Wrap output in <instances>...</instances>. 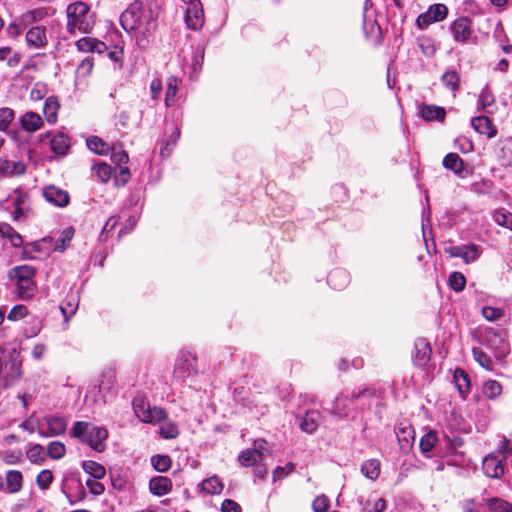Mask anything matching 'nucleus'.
Masks as SVG:
<instances>
[{
	"label": "nucleus",
	"mask_w": 512,
	"mask_h": 512,
	"mask_svg": "<svg viewBox=\"0 0 512 512\" xmlns=\"http://www.w3.org/2000/svg\"><path fill=\"white\" fill-rule=\"evenodd\" d=\"M329 507V500L325 495H321L315 498L312 503L314 512H326Z\"/></svg>",
	"instance_id": "774afa93"
},
{
	"label": "nucleus",
	"mask_w": 512,
	"mask_h": 512,
	"mask_svg": "<svg viewBox=\"0 0 512 512\" xmlns=\"http://www.w3.org/2000/svg\"><path fill=\"white\" fill-rule=\"evenodd\" d=\"M471 126L476 132L487 135L488 138H493L497 135V129L493 126L491 120L485 115L473 117L471 119Z\"/></svg>",
	"instance_id": "f3484780"
},
{
	"label": "nucleus",
	"mask_w": 512,
	"mask_h": 512,
	"mask_svg": "<svg viewBox=\"0 0 512 512\" xmlns=\"http://www.w3.org/2000/svg\"><path fill=\"white\" fill-rule=\"evenodd\" d=\"M449 286L455 292H461L466 286V278L461 272H452L449 276Z\"/></svg>",
	"instance_id": "49530a36"
},
{
	"label": "nucleus",
	"mask_w": 512,
	"mask_h": 512,
	"mask_svg": "<svg viewBox=\"0 0 512 512\" xmlns=\"http://www.w3.org/2000/svg\"><path fill=\"white\" fill-rule=\"evenodd\" d=\"M205 56V48L204 46L198 45L195 47L193 58H192V68L195 72L200 71L202 69V65L204 62Z\"/></svg>",
	"instance_id": "4d7b16f0"
},
{
	"label": "nucleus",
	"mask_w": 512,
	"mask_h": 512,
	"mask_svg": "<svg viewBox=\"0 0 512 512\" xmlns=\"http://www.w3.org/2000/svg\"><path fill=\"white\" fill-rule=\"evenodd\" d=\"M45 30L41 27H32L26 33V41L29 46L41 47L45 44Z\"/></svg>",
	"instance_id": "f704fd0d"
},
{
	"label": "nucleus",
	"mask_w": 512,
	"mask_h": 512,
	"mask_svg": "<svg viewBox=\"0 0 512 512\" xmlns=\"http://www.w3.org/2000/svg\"><path fill=\"white\" fill-rule=\"evenodd\" d=\"M36 269L30 265H19L8 271L9 279L17 288V295L22 300L31 299L37 291L34 277Z\"/></svg>",
	"instance_id": "f03ea898"
},
{
	"label": "nucleus",
	"mask_w": 512,
	"mask_h": 512,
	"mask_svg": "<svg viewBox=\"0 0 512 512\" xmlns=\"http://www.w3.org/2000/svg\"><path fill=\"white\" fill-rule=\"evenodd\" d=\"M453 381L459 394L465 399L471 388V380L468 373L461 368H457L453 374Z\"/></svg>",
	"instance_id": "4be33fe9"
},
{
	"label": "nucleus",
	"mask_w": 512,
	"mask_h": 512,
	"mask_svg": "<svg viewBox=\"0 0 512 512\" xmlns=\"http://www.w3.org/2000/svg\"><path fill=\"white\" fill-rule=\"evenodd\" d=\"M89 12V6L84 2L79 1L69 4L66 8V29L70 33H74L76 30L81 33H88L94 24Z\"/></svg>",
	"instance_id": "7ed1b4c3"
},
{
	"label": "nucleus",
	"mask_w": 512,
	"mask_h": 512,
	"mask_svg": "<svg viewBox=\"0 0 512 512\" xmlns=\"http://www.w3.org/2000/svg\"><path fill=\"white\" fill-rule=\"evenodd\" d=\"M149 406V403H146L143 400L138 401L135 399L133 401L134 412L142 422H147Z\"/></svg>",
	"instance_id": "5fc2aeb1"
},
{
	"label": "nucleus",
	"mask_w": 512,
	"mask_h": 512,
	"mask_svg": "<svg viewBox=\"0 0 512 512\" xmlns=\"http://www.w3.org/2000/svg\"><path fill=\"white\" fill-rule=\"evenodd\" d=\"M198 373L197 358L189 351H181L175 362L174 378L185 381Z\"/></svg>",
	"instance_id": "39448f33"
},
{
	"label": "nucleus",
	"mask_w": 512,
	"mask_h": 512,
	"mask_svg": "<svg viewBox=\"0 0 512 512\" xmlns=\"http://www.w3.org/2000/svg\"><path fill=\"white\" fill-rule=\"evenodd\" d=\"M427 12L432 16V20H436V22H440L444 20L448 15V8L443 3H436L429 6Z\"/></svg>",
	"instance_id": "a18cd8bd"
},
{
	"label": "nucleus",
	"mask_w": 512,
	"mask_h": 512,
	"mask_svg": "<svg viewBox=\"0 0 512 512\" xmlns=\"http://www.w3.org/2000/svg\"><path fill=\"white\" fill-rule=\"evenodd\" d=\"M495 105V97L491 90L489 89V85L487 84L481 91L477 101L478 110H482L485 113H492L493 107Z\"/></svg>",
	"instance_id": "bb28decb"
},
{
	"label": "nucleus",
	"mask_w": 512,
	"mask_h": 512,
	"mask_svg": "<svg viewBox=\"0 0 512 512\" xmlns=\"http://www.w3.org/2000/svg\"><path fill=\"white\" fill-rule=\"evenodd\" d=\"M487 506L491 512H512V504L498 497L489 498Z\"/></svg>",
	"instance_id": "ea45409f"
},
{
	"label": "nucleus",
	"mask_w": 512,
	"mask_h": 512,
	"mask_svg": "<svg viewBox=\"0 0 512 512\" xmlns=\"http://www.w3.org/2000/svg\"><path fill=\"white\" fill-rule=\"evenodd\" d=\"M419 113L421 117L427 122H442L444 121L446 116V110L444 109V107L429 104H421Z\"/></svg>",
	"instance_id": "a211bd4d"
},
{
	"label": "nucleus",
	"mask_w": 512,
	"mask_h": 512,
	"mask_svg": "<svg viewBox=\"0 0 512 512\" xmlns=\"http://www.w3.org/2000/svg\"><path fill=\"white\" fill-rule=\"evenodd\" d=\"M6 486L10 493H17L23 486V475L18 470H9L6 474Z\"/></svg>",
	"instance_id": "72a5a7b5"
},
{
	"label": "nucleus",
	"mask_w": 512,
	"mask_h": 512,
	"mask_svg": "<svg viewBox=\"0 0 512 512\" xmlns=\"http://www.w3.org/2000/svg\"><path fill=\"white\" fill-rule=\"evenodd\" d=\"M156 27L157 21L153 17L152 11H149L142 21V27L136 30L138 31L136 34V43L138 47L145 49L149 46Z\"/></svg>",
	"instance_id": "1a4fd4ad"
},
{
	"label": "nucleus",
	"mask_w": 512,
	"mask_h": 512,
	"mask_svg": "<svg viewBox=\"0 0 512 512\" xmlns=\"http://www.w3.org/2000/svg\"><path fill=\"white\" fill-rule=\"evenodd\" d=\"M108 430L105 427L95 426L86 421L75 422L70 429V436L79 442L88 445L96 452L105 450L104 441L108 438Z\"/></svg>",
	"instance_id": "f257e3e1"
},
{
	"label": "nucleus",
	"mask_w": 512,
	"mask_h": 512,
	"mask_svg": "<svg viewBox=\"0 0 512 512\" xmlns=\"http://www.w3.org/2000/svg\"><path fill=\"white\" fill-rule=\"evenodd\" d=\"M145 16L147 13L143 12V3L136 0L120 15L121 27L128 33L134 32L142 27Z\"/></svg>",
	"instance_id": "20e7f679"
},
{
	"label": "nucleus",
	"mask_w": 512,
	"mask_h": 512,
	"mask_svg": "<svg viewBox=\"0 0 512 512\" xmlns=\"http://www.w3.org/2000/svg\"><path fill=\"white\" fill-rule=\"evenodd\" d=\"M46 139L48 140L51 152L54 154L53 158L57 159L64 156V132L59 131L52 134L47 131L41 135V141L43 143ZM50 159H52V156H50Z\"/></svg>",
	"instance_id": "dca6fc26"
},
{
	"label": "nucleus",
	"mask_w": 512,
	"mask_h": 512,
	"mask_svg": "<svg viewBox=\"0 0 512 512\" xmlns=\"http://www.w3.org/2000/svg\"><path fill=\"white\" fill-rule=\"evenodd\" d=\"M179 79L175 76H170L166 83L165 105L171 107L175 104V97L178 91Z\"/></svg>",
	"instance_id": "e433bc0d"
},
{
	"label": "nucleus",
	"mask_w": 512,
	"mask_h": 512,
	"mask_svg": "<svg viewBox=\"0 0 512 512\" xmlns=\"http://www.w3.org/2000/svg\"><path fill=\"white\" fill-rule=\"evenodd\" d=\"M25 172V165L22 162H10L0 159V179L6 176L20 175Z\"/></svg>",
	"instance_id": "cd10ccee"
},
{
	"label": "nucleus",
	"mask_w": 512,
	"mask_h": 512,
	"mask_svg": "<svg viewBox=\"0 0 512 512\" xmlns=\"http://www.w3.org/2000/svg\"><path fill=\"white\" fill-rule=\"evenodd\" d=\"M27 458L34 463H41L45 460V450L40 444H30L26 452Z\"/></svg>",
	"instance_id": "37998d69"
},
{
	"label": "nucleus",
	"mask_w": 512,
	"mask_h": 512,
	"mask_svg": "<svg viewBox=\"0 0 512 512\" xmlns=\"http://www.w3.org/2000/svg\"><path fill=\"white\" fill-rule=\"evenodd\" d=\"M93 172L101 182L106 183L111 178L112 167L107 163L100 162L93 166Z\"/></svg>",
	"instance_id": "c03bdc74"
},
{
	"label": "nucleus",
	"mask_w": 512,
	"mask_h": 512,
	"mask_svg": "<svg viewBox=\"0 0 512 512\" xmlns=\"http://www.w3.org/2000/svg\"><path fill=\"white\" fill-rule=\"evenodd\" d=\"M38 433L43 437H53L64 432V419L61 417H47L37 426Z\"/></svg>",
	"instance_id": "9d476101"
},
{
	"label": "nucleus",
	"mask_w": 512,
	"mask_h": 512,
	"mask_svg": "<svg viewBox=\"0 0 512 512\" xmlns=\"http://www.w3.org/2000/svg\"><path fill=\"white\" fill-rule=\"evenodd\" d=\"M499 153L502 165L512 167V137L500 139L498 141Z\"/></svg>",
	"instance_id": "c85d7f7f"
},
{
	"label": "nucleus",
	"mask_w": 512,
	"mask_h": 512,
	"mask_svg": "<svg viewBox=\"0 0 512 512\" xmlns=\"http://www.w3.org/2000/svg\"><path fill=\"white\" fill-rule=\"evenodd\" d=\"M46 243H54L53 244V250L54 251H60V252H63L64 251V231L61 232L60 236L54 241V238L52 236H47V237H44L41 242H33V243H30V246H32V248L35 250V251H42V248H41V244H46ZM29 246V244L25 245L24 247V250H23V256L24 258H26V254H27V247Z\"/></svg>",
	"instance_id": "b1692460"
},
{
	"label": "nucleus",
	"mask_w": 512,
	"mask_h": 512,
	"mask_svg": "<svg viewBox=\"0 0 512 512\" xmlns=\"http://www.w3.org/2000/svg\"><path fill=\"white\" fill-rule=\"evenodd\" d=\"M320 413L316 410H309L304 416L298 417L299 428L306 433H313L319 425Z\"/></svg>",
	"instance_id": "6ab92c4d"
},
{
	"label": "nucleus",
	"mask_w": 512,
	"mask_h": 512,
	"mask_svg": "<svg viewBox=\"0 0 512 512\" xmlns=\"http://www.w3.org/2000/svg\"><path fill=\"white\" fill-rule=\"evenodd\" d=\"M111 160L117 166L126 164L129 160L128 153L122 149L121 146H112L111 149Z\"/></svg>",
	"instance_id": "8fccbe9b"
},
{
	"label": "nucleus",
	"mask_w": 512,
	"mask_h": 512,
	"mask_svg": "<svg viewBox=\"0 0 512 512\" xmlns=\"http://www.w3.org/2000/svg\"><path fill=\"white\" fill-rule=\"evenodd\" d=\"M437 442L438 436L436 431L430 430L429 432L424 434L421 437L419 444L421 453L427 458H430L431 455L429 453L433 450Z\"/></svg>",
	"instance_id": "2f4dec72"
},
{
	"label": "nucleus",
	"mask_w": 512,
	"mask_h": 512,
	"mask_svg": "<svg viewBox=\"0 0 512 512\" xmlns=\"http://www.w3.org/2000/svg\"><path fill=\"white\" fill-rule=\"evenodd\" d=\"M160 435L164 439H173L179 435L178 426L175 423H165L160 427Z\"/></svg>",
	"instance_id": "bf43d9fd"
},
{
	"label": "nucleus",
	"mask_w": 512,
	"mask_h": 512,
	"mask_svg": "<svg viewBox=\"0 0 512 512\" xmlns=\"http://www.w3.org/2000/svg\"><path fill=\"white\" fill-rule=\"evenodd\" d=\"M443 166L462 178L470 175L472 172V169L464 163L457 153H448L443 159Z\"/></svg>",
	"instance_id": "f8f14e48"
},
{
	"label": "nucleus",
	"mask_w": 512,
	"mask_h": 512,
	"mask_svg": "<svg viewBox=\"0 0 512 512\" xmlns=\"http://www.w3.org/2000/svg\"><path fill=\"white\" fill-rule=\"evenodd\" d=\"M375 396V389L373 388H363L358 391H352L351 394L344 395L337 397L335 401L333 402L332 407V414L337 415L340 418H345L348 416V410L344 407H341L340 401L342 399H345L346 401H350L351 403H354L358 399L361 398H372Z\"/></svg>",
	"instance_id": "423d86ee"
},
{
	"label": "nucleus",
	"mask_w": 512,
	"mask_h": 512,
	"mask_svg": "<svg viewBox=\"0 0 512 512\" xmlns=\"http://www.w3.org/2000/svg\"><path fill=\"white\" fill-rule=\"evenodd\" d=\"M21 127L27 132H35L43 124L42 118L39 114L28 111L23 114L19 119Z\"/></svg>",
	"instance_id": "a878e982"
},
{
	"label": "nucleus",
	"mask_w": 512,
	"mask_h": 512,
	"mask_svg": "<svg viewBox=\"0 0 512 512\" xmlns=\"http://www.w3.org/2000/svg\"><path fill=\"white\" fill-rule=\"evenodd\" d=\"M482 315L488 321H496L504 316V310L501 308L485 306L482 308Z\"/></svg>",
	"instance_id": "6e6d98bb"
},
{
	"label": "nucleus",
	"mask_w": 512,
	"mask_h": 512,
	"mask_svg": "<svg viewBox=\"0 0 512 512\" xmlns=\"http://www.w3.org/2000/svg\"><path fill=\"white\" fill-rule=\"evenodd\" d=\"M455 147L462 153H469L473 151V142L465 136H459L454 141Z\"/></svg>",
	"instance_id": "0e129e2a"
},
{
	"label": "nucleus",
	"mask_w": 512,
	"mask_h": 512,
	"mask_svg": "<svg viewBox=\"0 0 512 512\" xmlns=\"http://www.w3.org/2000/svg\"><path fill=\"white\" fill-rule=\"evenodd\" d=\"M199 486L202 492L211 495L220 494L224 488L221 479L217 475H213L207 479H204Z\"/></svg>",
	"instance_id": "c756f323"
},
{
	"label": "nucleus",
	"mask_w": 512,
	"mask_h": 512,
	"mask_svg": "<svg viewBox=\"0 0 512 512\" xmlns=\"http://www.w3.org/2000/svg\"><path fill=\"white\" fill-rule=\"evenodd\" d=\"M361 472L371 480H376L380 474V462L377 459H369L361 465Z\"/></svg>",
	"instance_id": "4c0bfd02"
},
{
	"label": "nucleus",
	"mask_w": 512,
	"mask_h": 512,
	"mask_svg": "<svg viewBox=\"0 0 512 512\" xmlns=\"http://www.w3.org/2000/svg\"><path fill=\"white\" fill-rule=\"evenodd\" d=\"M15 113L11 108H0V131L7 130L10 123L13 121Z\"/></svg>",
	"instance_id": "603ef678"
},
{
	"label": "nucleus",
	"mask_w": 512,
	"mask_h": 512,
	"mask_svg": "<svg viewBox=\"0 0 512 512\" xmlns=\"http://www.w3.org/2000/svg\"><path fill=\"white\" fill-rule=\"evenodd\" d=\"M482 469L487 477L500 479L504 474V464L493 453L487 455L482 461Z\"/></svg>",
	"instance_id": "2eb2a0df"
},
{
	"label": "nucleus",
	"mask_w": 512,
	"mask_h": 512,
	"mask_svg": "<svg viewBox=\"0 0 512 512\" xmlns=\"http://www.w3.org/2000/svg\"><path fill=\"white\" fill-rule=\"evenodd\" d=\"M493 219L498 225L512 230V214L511 213L506 212L505 210H497L493 214Z\"/></svg>",
	"instance_id": "3c124183"
},
{
	"label": "nucleus",
	"mask_w": 512,
	"mask_h": 512,
	"mask_svg": "<svg viewBox=\"0 0 512 512\" xmlns=\"http://www.w3.org/2000/svg\"><path fill=\"white\" fill-rule=\"evenodd\" d=\"M502 392L501 384L496 380H489L483 386V393L489 399H494Z\"/></svg>",
	"instance_id": "de8ad7c7"
},
{
	"label": "nucleus",
	"mask_w": 512,
	"mask_h": 512,
	"mask_svg": "<svg viewBox=\"0 0 512 512\" xmlns=\"http://www.w3.org/2000/svg\"><path fill=\"white\" fill-rule=\"evenodd\" d=\"M43 195L49 203L58 207H64V191L61 189L49 185L44 188Z\"/></svg>",
	"instance_id": "473e14b6"
},
{
	"label": "nucleus",
	"mask_w": 512,
	"mask_h": 512,
	"mask_svg": "<svg viewBox=\"0 0 512 512\" xmlns=\"http://www.w3.org/2000/svg\"><path fill=\"white\" fill-rule=\"evenodd\" d=\"M432 355V348L430 343L424 339L419 338L415 341L414 353L412 360L415 366L424 367L430 361Z\"/></svg>",
	"instance_id": "ddd939ff"
},
{
	"label": "nucleus",
	"mask_w": 512,
	"mask_h": 512,
	"mask_svg": "<svg viewBox=\"0 0 512 512\" xmlns=\"http://www.w3.org/2000/svg\"><path fill=\"white\" fill-rule=\"evenodd\" d=\"M445 253L450 257L461 258L464 263L470 264L475 262L481 255L482 249L480 246L470 243L467 245L451 246L445 248Z\"/></svg>",
	"instance_id": "0eeeda50"
},
{
	"label": "nucleus",
	"mask_w": 512,
	"mask_h": 512,
	"mask_svg": "<svg viewBox=\"0 0 512 512\" xmlns=\"http://www.w3.org/2000/svg\"><path fill=\"white\" fill-rule=\"evenodd\" d=\"M47 455L53 459H58L64 456V444L60 441L51 442L47 448Z\"/></svg>",
	"instance_id": "e2e57ef3"
},
{
	"label": "nucleus",
	"mask_w": 512,
	"mask_h": 512,
	"mask_svg": "<svg viewBox=\"0 0 512 512\" xmlns=\"http://www.w3.org/2000/svg\"><path fill=\"white\" fill-rule=\"evenodd\" d=\"M53 480V475L49 470H42L36 478L37 485L41 489H47Z\"/></svg>",
	"instance_id": "338daca9"
},
{
	"label": "nucleus",
	"mask_w": 512,
	"mask_h": 512,
	"mask_svg": "<svg viewBox=\"0 0 512 512\" xmlns=\"http://www.w3.org/2000/svg\"><path fill=\"white\" fill-rule=\"evenodd\" d=\"M87 147L98 155H107L111 146L98 136H91L86 141Z\"/></svg>",
	"instance_id": "c9c22d12"
},
{
	"label": "nucleus",
	"mask_w": 512,
	"mask_h": 512,
	"mask_svg": "<svg viewBox=\"0 0 512 512\" xmlns=\"http://www.w3.org/2000/svg\"><path fill=\"white\" fill-rule=\"evenodd\" d=\"M449 29L455 42L466 44L472 35V21L465 16L459 17L451 23Z\"/></svg>",
	"instance_id": "6e6552de"
},
{
	"label": "nucleus",
	"mask_w": 512,
	"mask_h": 512,
	"mask_svg": "<svg viewBox=\"0 0 512 512\" xmlns=\"http://www.w3.org/2000/svg\"><path fill=\"white\" fill-rule=\"evenodd\" d=\"M266 441L264 439H260L255 441L256 447L254 449H245L240 452L238 456V461L242 466L249 467L255 465L257 462L262 460V449Z\"/></svg>",
	"instance_id": "4468645a"
},
{
	"label": "nucleus",
	"mask_w": 512,
	"mask_h": 512,
	"mask_svg": "<svg viewBox=\"0 0 512 512\" xmlns=\"http://www.w3.org/2000/svg\"><path fill=\"white\" fill-rule=\"evenodd\" d=\"M486 344L490 347L498 346L503 343L501 334L494 328H488L484 335Z\"/></svg>",
	"instance_id": "864d4df0"
},
{
	"label": "nucleus",
	"mask_w": 512,
	"mask_h": 512,
	"mask_svg": "<svg viewBox=\"0 0 512 512\" xmlns=\"http://www.w3.org/2000/svg\"><path fill=\"white\" fill-rule=\"evenodd\" d=\"M166 418L164 409L156 406H149L148 417L146 423L160 422Z\"/></svg>",
	"instance_id": "680f3d73"
},
{
	"label": "nucleus",
	"mask_w": 512,
	"mask_h": 512,
	"mask_svg": "<svg viewBox=\"0 0 512 512\" xmlns=\"http://www.w3.org/2000/svg\"><path fill=\"white\" fill-rule=\"evenodd\" d=\"M295 470V464L288 462L285 466H277L273 470V481L283 479Z\"/></svg>",
	"instance_id": "13d9d810"
},
{
	"label": "nucleus",
	"mask_w": 512,
	"mask_h": 512,
	"mask_svg": "<svg viewBox=\"0 0 512 512\" xmlns=\"http://www.w3.org/2000/svg\"><path fill=\"white\" fill-rule=\"evenodd\" d=\"M185 23L189 29L199 30L204 24V12L201 2L189 4L185 14Z\"/></svg>",
	"instance_id": "9b49d317"
},
{
	"label": "nucleus",
	"mask_w": 512,
	"mask_h": 512,
	"mask_svg": "<svg viewBox=\"0 0 512 512\" xmlns=\"http://www.w3.org/2000/svg\"><path fill=\"white\" fill-rule=\"evenodd\" d=\"M396 435L400 450L402 453L407 454L412 449L415 440L414 429L411 426L398 428Z\"/></svg>",
	"instance_id": "412c9836"
},
{
	"label": "nucleus",
	"mask_w": 512,
	"mask_h": 512,
	"mask_svg": "<svg viewBox=\"0 0 512 512\" xmlns=\"http://www.w3.org/2000/svg\"><path fill=\"white\" fill-rule=\"evenodd\" d=\"M0 235L8 239L15 248L20 247L23 243L22 236L8 223H0Z\"/></svg>",
	"instance_id": "7c9ffc66"
},
{
	"label": "nucleus",
	"mask_w": 512,
	"mask_h": 512,
	"mask_svg": "<svg viewBox=\"0 0 512 512\" xmlns=\"http://www.w3.org/2000/svg\"><path fill=\"white\" fill-rule=\"evenodd\" d=\"M350 281V275L349 273L342 269V268H336L333 269L327 277L328 284L335 290H342L344 289Z\"/></svg>",
	"instance_id": "aec40b11"
},
{
	"label": "nucleus",
	"mask_w": 512,
	"mask_h": 512,
	"mask_svg": "<svg viewBox=\"0 0 512 512\" xmlns=\"http://www.w3.org/2000/svg\"><path fill=\"white\" fill-rule=\"evenodd\" d=\"M472 354L475 359V361L483 368H485L488 371L493 370V361L492 359L480 348L474 347L472 349Z\"/></svg>",
	"instance_id": "79ce46f5"
},
{
	"label": "nucleus",
	"mask_w": 512,
	"mask_h": 512,
	"mask_svg": "<svg viewBox=\"0 0 512 512\" xmlns=\"http://www.w3.org/2000/svg\"><path fill=\"white\" fill-rule=\"evenodd\" d=\"M153 468L158 472H166L170 469L172 460L168 455H154L151 458Z\"/></svg>",
	"instance_id": "a19ab883"
},
{
	"label": "nucleus",
	"mask_w": 512,
	"mask_h": 512,
	"mask_svg": "<svg viewBox=\"0 0 512 512\" xmlns=\"http://www.w3.org/2000/svg\"><path fill=\"white\" fill-rule=\"evenodd\" d=\"M172 489V481L168 477L156 476L149 481V490L156 496H163Z\"/></svg>",
	"instance_id": "5701e85b"
},
{
	"label": "nucleus",
	"mask_w": 512,
	"mask_h": 512,
	"mask_svg": "<svg viewBox=\"0 0 512 512\" xmlns=\"http://www.w3.org/2000/svg\"><path fill=\"white\" fill-rule=\"evenodd\" d=\"M59 109V104L55 101H52L49 98L44 105L43 111L46 117L47 122L53 124L57 120V110Z\"/></svg>",
	"instance_id": "09e8293b"
},
{
	"label": "nucleus",
	"mask_w": 512,
	"mask_h": 512,
	"mask_svg": "<svg viewBox=\"0 0 512 512\" xmlns=\"http://www.w3.org/2000/svg\"><path fill=\"white\" fill-rule=\"evenodd\" d=\"M444 87L452 93H456L460 89V75L455 68H448L440 78Z\"/></svg>",
	"instance_id": "393cba45"
},
{
	"label": "nucleus",
	"mask_w": 512,
	"mask_h": 512,
	"mask_svg": "<svg viewBox=\"0 0 512 512\" xmlns=\"http://www.w3.org/2000/svg\"><path fill=\"white\" fill-rule=\"evenodd\" d=\"M27 312H28V310L25 305H22V304L15 305L8 313L7 319L10 321L20 320L27 315Z\"/></svg>",
	"instance_id": "69168bd1"
},
{
	"label": "nucleus",
	"mask_w": 512,
	"mask_h": 512,
	"mask_svg": "<svg viewBox=\"0 0 512 512\" xmlns=\"http://www.w3.org/2000/svg\"><path fill=\"white\" fill-rule=\"evenodd\" d=\"M82 467L94 479H102L106 473L104 466L95 461H84Z\"/></svg>",
	"instance_id": "58836bf2"
},
{
	"label": "nucleus",
	"mask_w": 512,
	"mask_h": 512,
	"mask_svg": "<svg viewBox=\"0 0 512 512\" xmlns=\"http://www.w3.org/2000/svg\"><path fill=\"white\" fill-rule=\"evenodd\" d=\"M106 54H107V57L112 62L117 64L118 69L122 68V66H123V56H124L123 47L116 45V46H114L113 50H110V51L108 50Z\"/></svg>",
	"instance_id": "052dcab7"
}]
</instances>
